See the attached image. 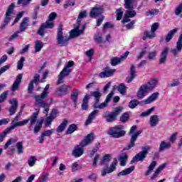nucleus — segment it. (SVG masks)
Instances as JSON below:
<instances>
[{"label":"nucleus","instance_id":"c85d7f7f","mask_svg":"<svg viewBox=\"0 0 182 182\" xmlns=\"http://www.w3.org/2000/svg\"><path fill=\"white\" fill-rule=\"evenodd\" d=\"M112 155L107 154H105L103 158L100 160L99 165L100 166H107L110 163Z\"/></svg>","mask_w":182,"mask_h":182},{"label":"nucleus","instance_id":"680f3d73","mask_svg":"<svg viewBox=\"0 0 182 182\" xmlns=\"http://www.w3.org/2000/svg\"><path fill=\"white\" fill-rule=\"evenodd\" d=\"M54 132H55V129H51L44 131L43 133H41V134H43L44 137H50V136H52V134H53Z\"/></svg>","mask_w":182,"mask_h":182},{"label":"nucleus","instance_id":"4d7b16f0","mask_svg":"<svg viewBox=\"0 0 182 182\" xmlns=\"http://www.w3.org/2000/svg\"><path fill=\"white\" fill-rule=\"evenodd\" d=\"M130 118V115L129 114V112H124L121 117H120V122L122 123H126L127 120Z\"/></svg>","mask_w":182,"mask_h":182},{"label":"nucleus","instance_id":"f704fd0d","mask_svg":"<svg viewBox=\"0 0 182 182\" xmlns=\"http://www.w3.org/2000/svg\"><path fill=\"white\" fill-rule=\"evenodd\" d=\"M105 118L106 119V122L107 123H113V122H116V119H117V117L114 116L112 112L105 115Z\"/></svg>","mask_w":182,"mask_h":182},{"label":"nucleus","instance_id":"a211bd4d","mask_svg":"<svg viewBox=\"0 0 182 182\" xmlns=\"http://www.w3.org/2000/svg\"><path fill=\"white\" fill-rule=\"evenodd\" d=\"M69 90H70V87L68 85H64L58 88L56 93L58 96H63L67 95Z\"/></svg>","mask_w":182,"mask_h":182},{"label":"nucleus","instance_id":"412c9836","mask_svg":"<svg viewBox=\"0 0 182 182\" xmlns=\"http://www.w3.org/2000/svg\"><path fill=\"white\" fill-rule=\"evenodd\" d=\"M40 110H41L40 109H36V112L33 113V114L30 117L29 119H24V120H28V123H29L30 122L31 126L33 124H35L36 122H38V117L39 116Z\"/></svg>","mask_w":182,"mask_h":182},{"label":"nucleus","instance_id":"79ce46f5","mask_svg":"<svg viewBox=\"0 0 182 182\" xmlns=\"http://www.w3.org/2000/svg\"><path fill=\"white\" fill-rule=\"evenodd\" d=\"M117 90L120 92L121 95H122V96H124L127 90V87H126L124 83H120L118 86Z\"/></svg>","mask_w":182,"mask_h":182},{"label":"nucleus","instance_id":"2f4dec72","mask_svg":"<svg viewBox=\"0 0 182 182\" xmlns=\"http://www.w3.org/2000/svg\"><path fill=\"white\" fill-rule=\"evenodd\" d=\"M68 123H69L68 119H64L63 122L56 129L57 133H62L64 132L65 129H66V126H68Z\"/></svg>","mask_w":182,"mask_h":182},{"label":"nucleus","instance_id":"9b49d317","mask_svg":"<svg viewBox=\"0 0 182 182\" xmlns=\"http://www.w3.org/2000/svg\"><path fill=\"white\" fill-rule=\"evenodd\" d=\"M19 115H16L14 120L11 123V126L9 127V129L11 130H14L16 127H21L22 126H26V124L28 123V120H22L19 122Z\"/></svg>","mask_w":182,"mask_h":182},{"label":"nucleus","instance_id":"f257e3e1","mask_svg":"<svg viewBox=\"0 0 182 182\" xmlns=\"http://www.w3.org/2000/svg\"><path fill=\"white\" fill-rule=\"evenodd\" d=\"M94 140L95 134L93 133L87 134L85 139L82 140L79 145H77L74 147V149L73 150V156L75 157V159L83 156L85 154V149H83V147H86V146L92 144Z\"/></svg>","mask_w":182,"mask_h":182},{"label":"nucleus","instance_id":"052dcab7","mask_svg":"<svg viewBox=\"0 0 182 182\" xmlns=\"http://www.w3.org/2000/svg\"><path fill=\"white\" fill-rule=\"evenodd\" d=\"M24 62H25V57H21L17 63V69H18V70H22V68H23Z\"/></svg>","mask_w":182,"mask_h":182},{"label":"nucleus","instance_id":"aec40b11","mask_svg":"<svg viewBox=\"0 0 182 182\" xmlns=\"http://www.w3.org/2000/svg\"><path fill=\"white\" fill-rule=\"evenodd\" d=\"M105 72H102L100 73V77H110V76H113V75L116 72V69L109 70V67L105 68Z\"/></svg>","mask_w":182,"mask_h":182},{"label":"nucleus","instance_id":"393cba45","mask_svg":"<svg viewBox=\"0 0 182 182\" xmlns=\"http://www.w3.org/2000/svg\"><path fill=\"white\" fill-rule=\"evenodd\" d=\"M160 93L158 92H154L150 97L144 100V105H150V103H153V102L157 100V97H159Z\"/></svg>","mask_w":182,"mask_h":182},{"label":"nucleus","instance_id":"4468645a","mask_svg":"<svg viewBox=\"0 0 182 182\" xmlns=\"http://www.w3.org/2000/svg\"><path fill=\"white\" fill-rule=\"evenodd\" d=\"M168 52H170V48L168 47H165L162 49L159 60V65H164L167 62V56H168Z\"/></svg>","mask_w":182,"mask_h":182},{"label":"nucleus","instance_id":"864d4df0","mask_svg":"<svg viewBox=\"0 0 182 182\" xmlns=\"http://www.w3.org/2000/svg\"><path fill=\"white\" fill-rule=\"evenodd\" d=\"M146 53H147V47H144L141 52L139 53L138 55L136 56V59L140 60V59H143L144 58Z\"/></svg>","mask_w":182,"mask_h":182},{"label":"nucleus","instance_id":"ea45409f","mask_svg":"<svg viewBox=\"0 0 182 182\" xmlns=\"http://www.w3.org/2000/svg\"><path fill=\"white\" fill-rule=\"evenodd\" d=\"M77 130V126L76 124H70L68 129L66 130L65 134H72V133H75Z\"/></svg>","mask_w":182,"mask_h":182},{"label":"nucleus","instance_id":"9d476101","mask_svg":"<svg viewBox=\"0 0 182 182\" xmlns=\"http://www.w3.org/2000/svg\"><path fill=\"white\" fill-rule=\"evenodd\" d=\"M55 24L53 22L50 21H46L45 23H42L39 27L37 33L40 35V36H45V33H46L47 29H53Z\"/></svg>","mask_w":182,"mask_h":182},{"label":"nucleus","instance_id":"0eeeda50","mask_svg":"<svg viewBox=\"0 0 182 182\" xmlns=\"http://www.w3.org/2000/svg\"><path fill=\"white\" fill-rule=\"evenodd\" d=\"M15 3H12L7 8L5 14L4 23L1 25L0 29H5V28L8 26V23L11 22V19H12V15H14V10L15 9Z\"/></svg>","mask_w":182,"mask_h":182},{"label":"nucleus","instance_id":"a878e982","mask_svg":"<svg viewBox=\"0 0 182 182\" xmlns=\"http://www.w3.org/2000/svg\"><path fill=\"white\" fill-rule=\"evenodd\" d=\"M29 18L25 17L23 18L21 24H20V32H25L26 29H28V27L29 26Z\"/></svg>","mask_w":182,"mask_h":182},{"label":"nucleus","instance_id":"72a5a7b5","mask_svg":"<svg viewBox=\"0 0 182 182\" xmlns=\"http://www.w3.org/2000/svg\"><path fill=\"white\" fill-rule=\"evenodd\" d=\"M128 159L129 156H127V154L121 155L119 156L118 160L120 162V166L122 167H124V166H126V163H127Z\"/></svg>","mask_w":182,"mask_h":182},{"label":"nucleus","instance_id":"49530a36","mask_svg":"<svg viewBox=\"0 0 182 182\" xmlns=\"http://www.w3.org/2000/svg\"><path fill=\"white\" fill-rule=\"evenodd\" d=\"M86 16H87V12L86 11L80 12L78 15L76 23L78 25H80V22H82V19H83V18H86Z\"/></svg>","mask_w":182,"mask_h":182},{"label":"nucleus","instance_id":"39448f33","mask_svg":"<svg viewBox=\"0 0 182 182\" xmlns=\"http://www.w3.org/2000/svg\"><path fill=\"white\" fill-rule=\"evenodd\" d=\"M137 130V125H134L131 127L129 130V135L131 136L130 143L129 145L124 149V151L130 150L132 147H134L136 146V140H137L139 136L141 134V130H139L134 133Z\"/></svg>","mask_w":182,"mask_h":182},{"label":"nucleus","instance_id":"3c124183","mask_svg":"<svg viewBox=\"0 0 182 182\" xmlns=\"http://www.w3.org/2000/svg\"><path fill=\"white\" fill-rule=\"evenodd\" d=\"M123 109H124V107L122 106L117 107L114 108V110H113V112H112V113L114 114V116L117 117V116H119V114H122V112H123Z\"/></svg>","mask_w":182,"mask_h":182},{"label":"nucleus","instance_id":"e2e57ef3","mask_svg":"<svg viewBox=\"0 0 182 182\" xmlns=\"http://www.w3.org/2000/svg\"><path fill=\"white\" fill-rule=\"evenodd\" d=\"M32 0H18L17 5H22V6H28Z\"/></svg>","mask_w":182,"mask_h":182},{"label":"nucleus","instance_id":"0e129e2a","mask_svg":"<svg viewBox=\"0 0 182 182\" xmlns=\"http://www.w3.org/2000/svg\"><path fill=\"white\" fill-rule=\"evenodd\" d=\"M16 141H18V139L11 138L4 145V149H8V147H9L12 143H16Z\"/></svg>","mask_w":182,"mask_h":182},{"label":"nucleus","instance_id":"2eb2a0df","mask_svg":"<svg viewBox=\"0 0 182 182\" xmlns=\"http://www.w3.org/2000/svg\"><path fill=\"white\" fill-rule=\"evenodd\" d=\"M129 54L130 52L127 51L122 55H121L120 58L113 57L110 61L112 66H116L121 62H123V60H124V59H126Z\"/></svg>","mask_w":182,"mask_h":182},{"label":"nucleus","instance_id":"f03ea898","mask_svg":"<svg viewBox=\"0 0 182 182\" xmlns=\"http://www.w3.org/2000/svg\"><path fill=\"white\" fill-rule=\"evenodd\" d=\"M49 84L46 86V87L44 88V91L41 93V95L35 96L36 105L44 109V114H46V116H48V114L49 113V105L48 103L43 101V99L48 97V95H49V92H48L47 90H49Z\"/></svg>","mask_w":182,"mask_h":182},{"label":"nucleus","instance_id":"69168bd1","mask_svg":"<svg viewBox=\"0 0 182 182\" xmlns=\"http://www.w3.org/2000/svg\"><path fill=\"white\" fill-rule=\"evenodd\" d=\"M159 14L158 9H152L151 11H146V16H154V15H157Z\"/></svg>","mask_w":182,"mask_h":182},{"label":"nucleus","instance_id":"37998d69","mask_svg":"<svg viewBox=\"0 0 182 182\" xmlns=\"http://www.w3.org/2000/svg\"><path fill=\"white\" fill-rule=\"evenodd\" d=\"M91 96H93L95 97V103H99V101L100 100V98L102 97V93L99 92L97 91L91 92H90Z\"/></svg>","mask_w":182,"mask_h":182},{"label":"nucleus","instance_id":"338daca9","mask_svg":"<svg viewBox=\"0 0 182 182\" xmlns=\"http://www.w3.org/2000/svg\"><path fill=\"white\" fill-rule=\"evenodd\" d=\"M10 105H11V107H18L19 105V102H18V100L16 98H13L9 101Z\"/></svg>","mask_w":182,"mask_h":182},{"label":"nucleus","instance_id":"de8ad7c7","mask_svg":"<svg viewBox=\"0 0 182 182\" xmlns=\"http://www.w3.org/2000/svg\"><path fill=\"white\" fill-rule=\"evenodd\" d=\"M93 107L94 109H105V107H107V102L106 101L101 104H99V102H95Z\"/></svg>","mask_w":182,"mask_h":182},{"label":"nucleus","instance_id":"4be33fe9","mask_svg":"<svg viewBox=\"0 0 182 182\" xmlns=\"http://www.w3.org/2000/svg\"><path fill=\"white\" fill-rule=\"evenodd\" d=\"M21 81H22V74H18L11 87L12 92H15V90H18V89H19V85H21Z\"/></svg>","mask_w":182,"mask_h":182},{"label":"nucleus","instance_id":"bf43d9fd","mask_svg":"<svg viewBox=\"0 0 182 182\" xmlns=\"http://www.w3.org/2000/svg\"><path fill=\"white\" fill-rule=\"evenodd\" d=\"M75 4H76V1L75 0H68V1H65L63 6H64L65 9H68V8H69V6H75Z\"/></svg>","mask_w":182,"mask_h":182},{"label":"nucleus","instance_id":"6e6d98bb","mask_svg":"<svg viewBox=\"0 0 182 182\" xmlns=\"http://www.w3.org/2000/svg\"><path fill=\"white\" fill-rule=\"evenodd\" d=\"M154 109H156V107H153L147 109L146 111L141 113V116L142 117H147V116H150V114H151V113H153Z\"/></svg>","mask_w":182,"mask_h":182},{"label":"nucleus","instance_id":"6e6552de","mask_svg":"<svg viewBox=\"0 0 182 182\" xmlns=\"http://www.w3.org/2000/svg\"><path fill=\"white\" fill-rule=\"evenodd\" d=\"M151 150V146H146L142 147V151L138 153L131 161L130 164L136 163L138 161H144V159L147 157L149 151Z\"/></svg>","mask_w":182,"mask_h":182},{"label":"nucleus","instance_id":"f8f14e48","mask_svg":"<svg viewBox=\"0 0 182 182\" xmlns=\"http://www.w3.org/2000/svg\"><path fill=\"white\" fill-rule=\"evenodd\" d=\"M71 73H72V69L64 67L63 70L58 75V80L57 82V85H62V83L65 82L63 79H65L66 76H69V75H70Z\"/></svg>","mask_w":182,"mask_h":182},{"label":"nucleus","instance_id":"603ef678","mask_svg":"<svg viewBox=\"0 0 182 182\" xmlns=\"http://www.w3.org/2000/svg\"><path fill=\"white\" fill-rule=\"evenodd\" d=\"M94 41L95 43L100 45V43H103V37H102V35L99 33L95 34Z\"/></svg>","mask_w":182,"mask_h":182},{"label":"nucleus","instance_id":"c756f323","mask_svg":"<svg viewBox=\"0 0 182 182\" xmlns=\"http://www.w3.org/2000/svg\"><path fill=\"white\" fill-rule=\"evenodd\" d=\"M177 31H178V28H176L173 30H171L166 35V38H165V42L166 43H168L173 39V36L177 33Z\"/></svg>","mask_w":182,"mask_h":182},{"label":"nucleus","instance_id":"09e8293b","mask_svg":"<svg viewBox=\"0 0 182 182\" xmlns=\"http://www.w3.org/2000/svg\"><path fill=\"white\" fill-rule=\"evenodd\" d=\"M16 147L18 151V154H23V143L22 141L17 142Z\"/></svg>","mask_w":182,"mask_h":182},{"label":"nucleus","instance_id":"e433bc0d","mask_svg":"<svg viewBox=\"0 0 182 182\" xmlns=\"http://www.w3.org/2000/svg\"><path fill=\"white\" fill-rule=\"evenodd\" d=\"M157 166V162L156 161H153L148 167V170L145 173V176H150V173L154 170Z\"/></svg>","mask_w":182,"mask_h":182},{"label":"nucleus","instance_id":"4c0bfd02","mask_svg":"<svg viewBox=\"0 0 182 182\" xmlns=\"http://www.w3.org/2000/svg\"><path fill=\"white\" fill-rule=\"evenodd\" d=\"M149 38V39H153L154 38H156V33L151 31H145L144 33V36L142 38L143 41H145V39H147Z\"/></svg>","mask_w":182,"mask_h":182},{"label":"nucleus","instance_id":"473e14b6","mask_svg":"<svg viewBox=\"0 0 182 182\" xmlns=\"http://www.w3.org/2000/svg\"><path fill=\"white\" fill-rule=\"evenodd\" d=\"M171 147V142H166L164 141H161L159 145V151H164L166 149H170Z\"/></svg>","mask_w":182,"mask_h":182},{"label":"nucleus","instance_id":"c03bdc74","mask_svg":"<svg viewBox=\"0 0 182 182\" xmlns=\"http://www.w3.org/2000/svg\"><path fill=\"white\" fill-rule=\"evenodd\" d=\"M134 0H125V3L124 4V6L126 9H129V11H132V9H134V7L133 6V1Z\"/></svg>","mask_w":182,"mask_h":182},{"label":"nucleus","instance_id":"774afa93","mask_svg":"<svg viewBox=\"0 0 182 182\" xmlns=\"http://www.w3.org/2000/svg\"><path fill=\"white\" fill-rule=\"evenodd\" d=\"M181 12H182V2L178 6L176 9L175 10V15L178 16V15H180Z\"/></svg>","mask_w":182,"mask_h":182},{"label":"nucleus","instance_id":"58836bf2","mask_svg":"<svg viewBox=\"0 0 182 182\" xmlns=\"http://www.w3.org/2000/svg\"><path fill=\"white\" fill-rule=\"evenodd\" d=\"M132 171H134V166H131L125 170L122 171L118 173V177L120 176H127V174H130Z\"/></svg>","mask_w":182,"mask_h":182},{"label":"nucleus","instance_id":"bb28decb","mask_svg":"<svg viewBox=\"0 0 182 182\" xmlns=\"http://www.w3.org/2000/svg\"><path fill=\"white\" fill-rule=\"evenodd\" d=\"M134 77H136V67L132 64L130 68V77H127V83H132Z\"/></svg>","mask_w":182,"mask_h":182},{"label":"nucleus","instance_id":"ddd939ff","mask_svg":"<svg viewBox=\"0 0 182 182\" xmlns=\"http://www.w3.org/2000/svg\"><path fill=\"white\" fill-rule=\"evenodd\" d=\"M116 167H117V159L114 158L109 167L102 171L101 176L105 177L106 174H110L111 173H113V171L116 170Z\"/></svg>","mask_w":182,"mask_h":182},{"label":"nucleus","instance_id":"423d86ee","mask_svg":"<svg viewBox=\"0 0 182 182\" xmlns=\"http://www.w3.org/2000/svg\"><path fill=\"white\" fill-rule=\"evenodd\" d=\"M123 129H124L123 125L111 127L109 128L107 134L114 139H120V137H123V136L126 135V131L123 130Z\"/></svg>","mask_w":182,"mask_h":182},{"label":"nucleus","instance_id":"a19ab883","mask_svg":"<svg viewBox=\"0 0 182 182\" xmlns=\"http://www.w3.org/2000/svg\"><path fill=\"white\" fill-rule=\"evenodd\" d=\"M42 48H43V42L41 41H35V52L36 53L38 52H41L42 50Z\"/></svg>","mask_w":182,"mask_h":182},{"label":"nucleus","instance_id":"cd10ccee","mask_svg":"<svg viewBox=\"0 0 182 182\" xmlns=\"http://www.w3.org/2000/svg\"><path fill=\"white\" fill-rule=\"evenodd\" d=\"M160 122V119L159 118V115H151L149 119V124L151 127H156L159 122Z\"/></svg>","mask_w":182,"mask_h":182},{"label":"nucleus","instance_id":"1a4fd4ad","mask_svg":"<svg viewBox=\"0 0 182 182\" xmlns=\"http://www.w3.org/2000/svg\"><path fill=\"white\" fill-rule=\"evenodd\" d=\"M85 29V25H82V28H80V24L75 23L74 26V29L70 31V36H68V37L70 38V39H74V38H77V36L83 35Z\"/></svg>","mask_w":182,"mask_h":182},{"label":"nucleus","instance_id":"13d9d810","mask_svg":"<svg viewBox=\"0 0 182 182\" xmlns=\"http://www.w3.org/2000/svg\"><path fill=\"white\" fill-rule=\"evenodd\" d=\"M11 131H12V129H11L10 128L7 127L4 132L3 133H1L0 134V143H2V141H4V138L5 137V136H6V134H8V133H9Z\"/></svg>","mask_w":182,"mask_h":182},{"label":"nucleus","instance_id":"7c9ffc66","mask_svg":"<svg viewBox=\"0 0 182 182\" xmlns=\"http://www.w3.org/2000/svg\"><path fill=\"white\" fill-rule=\"evenodd\" d=\"M89 99H90V95H86L84 97L81 105L82 110H87L89 109Z\"/></svg>","mask_w":182,"mask_h":182},{"label":"nucleus","instance_id":"5fc2aeb1","mask_svg":"<svg viewBox=\"0 0 182 182\" xmlns=\"http://www.w3.org/2000/svg\"><path fill=\"white\" fill-rule=\"evenodd\" d=\"M140 105V102L137 100H132L129 103V109H134L136 106H139Z\"/></svg>","mask_w":182,"mask_h":182},{"label":"nucleus","instance_id":"20e7f679","mask_svg":"<svg viewBox=\"0 0 182 182\" xmlns=\"http://www.w3.org/2000/svg\"><path fill=\"white\" fill-rule=\"evenodd\" d=\"M57 43L59 46H68L70 37L69 36H63V25L60 24L57 31Z\"/></svg>","mask_w":182,"mask_h":182},{"label":"nucleus","instance_id":"6ab92c4d","mask_svg":"<svg viewBox=\"0 0 182 182\" xmlns=\"http://www.w3.org/2000/svg\"><path fill=\"white\" fill-rule=\"evenodd\" d=\"M102 14H103V9L102 7H94L91 10L90 16L92 18H97V16H101Z\"/></svg>","mask_w":182,"mask_h":182},{"label":"nucleus","instance_id":"5701e85b","mask_svg":"<svg viewBox=\"0 0 182 182\" xmlns=\"http://www.w3.org/2000/svg\"><path fill=\"white\" fill-rule=\"evenodd\" d=\"M97 114H99V110L95 109L94 111H92L88 115V117H87V120L85 121V125L87 126V125L90 124L92 123V122H93V120H95V118L96 117V116Z\"/></svg>","mask_w":182,"mask_h":182},{"label":"nucleus","instance_id":"a18cd8bd","mask_svg":"<svg viewBox=\"0 0 182 182\" xmlns=\"http://www.w3.org/2000/svg\"><path fill=\"white\" fill-rule=\"evenodd\" d=\"M36 161H38V159L36 158V156H31L28 158L27 163H28L29 167H33V166H35V164L36 163Z\"/></svg>","mask_w":182,"mask_h":182},{"label":"nucleus","instance_id":"dca6fc26","mask_svg":"<svg viewBox=\"0 0 182 182\" xmlns=\"http://www.w3.org/2000/svg\"><path fill=\"white\" fill-rule=\"evenodd\" d=\"M182 50V34H180L178 41L176 43V46L175 48L171 50V53L173 55L174 57L177 56L180 52Z\"/></svg>","mask_w":182,"mask_h":182},{"label":"nucleus","instance_id":"b1692460","mask_svg":"<svg viewBox=\"0 0 182 182\" xmlns=\"http://www.w3.org/2000/svg\"><path fill=\"white\" fill-rule=\"evenodd\" d=\"M70 99L74 103V107H76L77 106V99H79V91L77 90L73 89L72 90Z\"/></svg>","mask_w":182,"mask_h":182},{"label":"nucleus","instance_id":"8fccbe9b","mask_svg":"<svg viewBox=\"0 0 182 182\" xmlns=\"http://www.w3.org/2000/svg\"><path fill=\"white\" fill-rule=\"evenodd\" d=\"M156 57H157V50H154L153 51L148 53L147 59H149V60H154Z\"/></svg>","mask_w":182,"mask_h":182},{"label":"nucleus","instance_id":"7ed1b4c3","mask_svg":"<svg viewBox=\"0 0 182 182\" xmlns=\"http://www.w3.org/2000/svg\"><path fill=\"white\" fill-rule=\"evenodd\" d=\"M157 83H159V80L154 78L148 82V85H141L138 90L136 97L140 100L144 99V94L149 92V90H153V89L157 86Z\"/></svg>","mask_w":182,"mask_h":182},{"label":"nucleus","instance_id":"c9c22d12","mask_svg":"<svg viewBox=\"0 0 182 182\" xmlns=\"http://www.w3.org/2000/svg\"><path fill=\"white\" fill-rule=\"evenodd\" d=\"M42 124H43V119H41L40 121H38L34 127L33 132L35 134H38L41 132V129H42Z\"/></svg>","mask_w":182,"mask_h":182},{"label":"nucleus","instance_id":"f3484780","mask_svg":"<svg viewBox=\"0 0 182 182\" xmlns=\"http://www.w3.org/2000/svg\"><path fill=\"white\" fill-rule=\"evenodd\" d=\"M136 15H137V13H136V11L133 10V11H127L124 18L122 19V22L124 23H126L127 22H130V18H134V16H136Z\"/></svg>","mask_w":182,"mask_h":182}]
</instances>
